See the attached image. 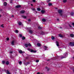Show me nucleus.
Instances as JSON below:
<instances>
[{"mask_svg":"<svg viewBox=\"0 0 74 74\" xmlns=\"http://www.w3.org/2000/svg\"><path fill=\"white\" fill-rule=\"evenodd\" d=\"M7 4V2H5L3 3V5H4V6H6Z\"/></svg>","mask_w":74,"mask_h":74,"instance_id":"a211bd4d","label":"nucleus"},{"mask_svg":"<svg viewBox=\"0 0 74 74\" xmlns=\"http://www.w3.org/2000/svg\"><path fill=\"white\" fill-rule=\"evenodd\" d=\"M51 39L53 40H54V39H55V37H54L53 36H51Z\"/></svg>","mask_w":74,"mask_h":74,"instance_id":"2f4dec72","label":"nucleus"},{"mask_svg":"<svg viewBox=\"0 0 74 74\" xmlns=\"http://www.w3.org/2000/svg\"><path fill=\"white\" fill-rule=\"evenodd\" d=\"M26 39V38H25V36H23L22 38V39L23 40H25Z\"/></svg>","mask_w":74,"mask_h":74,"instance_id":"6ab92c4d","label":"nucleus"},{"mask_svg":"<svg viewBox=\"0 0 74 74\" xmlns=\"http://www.w3.org/2000/svg\"><path fill=\"white\" fill-rule=\"evenodd\" d=\"M14 32H15V33H18L19 31L17 30H16L14 31Z\"/></svg>","mask_w":74,"mask_h":74,"instance_id":"412c9836","label":"nucleus"},{"mask_svg":"<svg viewBox=\"0 0 74 74\" xmlns=\"http://www.w3.org/2000/svg\"><path fill=\"white\" fill-rule=\"evenodd\" d=\"M45 69H47V73H49V71L50 70V68H48L47 66L45 67Z\"/></svg>","mask_w":74,"mask_h":74,"instance_id":"423d86ee","label":"nucleus"},{"mask_svg":"<svg viewBox=\"0 0 74 74\" xmlns=\"http://www.w3.org/2000/svg\"><path fill=\"white\" fill-rule=\"evenodd\" d=\"M27 49H28V51H29L31 52H33V53H36V52H37V51L34 50H33L32 49H30L29 48H28Z\"/></svg>","mask_w":74,"mask_h":74,"instance_id":"f03ea898","label":"nucleus"},{"mask_svg":"<svg viewBox=\"0 0 74 74\" xmlns=\"http://www.w3.org/2000/svg\"><path fill=\"white\" fill-rule=\"evenodd\" d=\"M18 25H22V23H21V22H19L18 23Z\"/></svg>","mask_w":74,"mask_h":74,"instance_id":"5701e85b","label":"nucleus"},{"mask_svg":"<svg viewBox=\"0 0 74 74\" xmlns=\"http://www.w3.org/2000/svg\"><path fill=\"white\" fill-rule=\"evenodd\" d=\"M70 36L71 37H72L73 38L74 37V34H70Z\"/></svg>","mask_w":74,"mask_h":74,"instance_id":"dca6fc26","label":"nucleus"},{"mask_svg":"<svg viewBox=\"0 0 74 74\" xmlns=\"http://www.w3.org/2000/svg\"><path fill=\"white\" fill-rule=\"evenodd\" d=\"M5 71L6 73V71H7L5 70Z\"/></svg>","mask_w":74,"mask_h":74,"instance_id":"680f3d73","label":"nucleus"},{"mask_svg":"<svg viewBox=\"0 0 74 74\" xmlns=\"http://www.w3.org/2000/svg\"><path fill=\"white\" fill-rule=\"evenodd\" d=\"M25 12V10H21L20 11V14H24Z\"/></svg>","mask_w":74,"mask_h":74,"instance_id":"f8f14e48","label":"nucleus"},{"mask_svg":"<svg viewBox=\"0 0 74 74\" xmlns=\"http://www.w3.org/2000/svg\"><path fill=\"white\" fill-rule=\"evenodd\" d=\"M53 59V58H51L50 59H49L47 60V61H50V60H52Z\"/></svg>","mask_w":74,"mask_h":74,"instance_id":"c85d7f7f","label":"nucleus"},{"mask_svg":"<svg viewBox=\"0 0 74 74\" xmlns=\"http://www.w3.org/2000/svg\"><path fill=\"white\" fill-rule=\"evenodd\" d=\"M2 64H5V61H2Z\"/></svg>","mask_w":74,"mask_h":74,"instance_id":"c756f323","label":"nucleus"},{"mask_svg":"<svg viewBox=\"0 0 74 74\" xmlns=\"http://www.w3.org/2000/svg\"><path fill=\"white\" fill-rule=\"evenodd\" d=\"M10 3H12V1H10Z\"/></svg>","mask_w":74,"mask_h":74,"instance_id":"13d9d810","label":"nucleus"},{"mask_svg":"<svg viewBox=\"0 0 74 74\" xmlns=\"http://www.w3.org/2000/svg\"><path fill=\"white\" fill-rule=\"evenodd\" d=\"M66 58V57L64 56V57H62L61 58V59H63V58Z\"/></svg>","mask_w":74,"mask_h":74,"instance_id":"e433bc0d","label":"nucleus"},{"mask_svg":"<svg viewBox=\"0 0 74 74\" xmlns=\"http://www.w3.org/2000/svg\"><path fill=\"white\" fill-rule=\"evenodd\" d=\"M0 12H2V13H4V12L2 10H0Z\"/></svg>","mask_w":74,"mask_h":74,"instance_id":"a878e982","label":"nucleus"},{"mask_svg":"<svg viewBox=\"0 0 74 74\" xmlns=\"http://www.w3.org/2000/svg\"><path fill=\"white\" fill-rule=\"evenodd\" d=\"M49 5V6H50L51 5H52V4H51V3H49V5Z\"/></svg>","mask_w":74,"mask_h":74,"instance_id":"4c0bfd02","label":"nucleus"},{"mask_svg":"<svg viewBox=\"0 0 74 74\" xmlns=\"http://www.w3.org/2000/svg\"><path fill=\"white\" fill-rule=\"evenodd\" d=\"M32 10H35V8H33L32 9Z\"/></svg>","mask_w":74,"mask_h":74,"instance_id":"052dcab7","label":"nucleus"},{"mask_svg":"<svg viewBox=\"0 0 74 74\" xmlns=\"http://www.w3.org/2000/svg\"><path fill=\"white\" fill-rule=\"evenodd\" d=\"M63 12V11L62 10H58V12L59 14V15L60 16H62L63 15V13H62Z\"/></svg>","mask_w":74,"mask_h":74,"instance_id":"f257e3e1","label":"nucleus"},{"mask_svg":"<svg viewBox=\"0 0 74 74\" xmlns=\"http://www.w3.org/2000/svg\"><path fill=\"white\" fill-rule=\"evenodd\" d=\"M33 11H34V12H36V13H37V12L36 11V10H32Z\"/></svg>","mask_w":74,"mask_h":74,"instance_id":"a19ab883","label":"nucleus"},{"mask_svg":"<svg viewBox=\"0 0 74 74\" xmlns=\"http://www.w3.org/2000/svg\"><path fill=\"white\" fill-rule=\"evenodd\" d=\"M37 74H40V72H38Z\"/></svg>","mask_w":74,"mask_h":74,"instance_id":"603ef678","label":"nucleus"},{"mask_svg":"<svg viewBox=\"0 0 74 74\" xmlns=\"http://www.w3.org/2000/svg\"><path fill=\"white\" fill-rule=\"evenodd\" d=\"M69 27H72V26H71V25H70V24H69Z\"/></svg>","mask_w":74,"mask_h":74,"instance_id":"de8ad7c7","label":"nucleus"},{"mask_svg":"<svg viewBox=\"0 0 74 74\" xmlns=\"http://www.w3.org/2000/svg\"><path fill=\"white\" fill-rule=\"evenodd\" d=\"M25 47H28V46H29V47H31V46H32V45H31V44L30 43L28 44H25Z\"/></svg>","mask_w":74,"mask_h":74,"instance_id":"7ed1b4c3","label":"nucleus"},{"mask_svg":"<svg viewBox=\"0 0 74 74\" xmlns=\"http://www.w3.org/2000/svg\"><path fill=\"white\" fill-rule=\"evenodd\" d=\"M26 59H28V58H27V57H26Z\"/></svg>","mask_w":74,"mask_h":74,"instance_id":"338daca9","label":"nucleus"},{"mask_svg":"<svg viewBox=\"0 0 74 74\" xmlns=\"http://www.w3.org/2000/svg\"><path fill=\"white\" fill-rule=\"evenodd\" d=\"M60 29H62V27H60Z\"/></svg>","mask_w":74,"mask_h":74,"instance_id":"bf43d9fd","label":"nucleus"},{"mask_svg":"<svg viewBox=\"0 0 74 74\" xmlns=\"http://www.w3.org/2000/svg\"><path fill=\"white\" fill-rule=\"evenodd\" d=\"M31 6H33V4H31Z\"/></svg>","mask_w":74,"mask_h":74,"instance_id":"0e129e2a","label":"nucleus"},{"mask_svg":"<svg viewBox=\"0 0 74 74\" xmlns=\"http://www.w3.org/2000/svg\"><path fill=\"white\" fill-rule=\"evenodd\" d=\"M1 14L0 15V17H1Z\"/></svg>","mask_w":74,"mask_h":74,"instance_id":"69168bd1","label":"nucleus"},{"mask_svg":"<svg viewBox=\"0 0 74 74\" xmlns=\"http://www.w3.org/2000/svg\"><path fill=\"white\" fill-rule=\"evenodd\" d=\"M38 28L39 29H42V27H40V26H39L38 27Z\"/></svg>","mask_w":74,"mask_h":74,"instance_id":"bb28decb","label":"nucleus"},{"mask_svg":"<svg viewBox=\"0 0 74 74\" xmlns=\"http://www.w3.org/2000/svg\"><path fill=\"white\" fill-rule=\"evenodd\" d=\"M6 40H7V41H9V40H10V39L9 38H6Z\"/></svg>","mask_w":74,"mask_h":74,"instance_id":"c9c22d12","label":"nucleus"},{"mask_svg":"<svg viewBox=\"0 0 74 74\" xmlns=\"http://www.w3.org/2000/svg\"><path fill=\"white\" fill-rule=\"evenodd\" d=\"M28 21H29V22H30L31 21V20L30 19H29L28 20Z\"/></svg>","mask_w":74,"mask_h":74,"instance_id":"a18cd8bd","label":"nucleus"},{"mask_svg":"<svg viewBox=\"0 0 74 74\" xmlns=\"http://www.w3.org/2000/svg\"><path fill=\"white\" fill-rule=\"evenodd\" d=\"M18 63L19 64H22V62L21 61H19L18 62Z\"/></svg>","mask_w":74,"mask_h":74,"instance_id":"72a5a7b5","label":"nucleus"},{"mask_svg":"<svg viewBox=\"0 0 74 74\" xmlns=\"http://www.w3.org/2000/svg\"><path fill=\"white\" fill-rule=\"evenodd\" d=\"M4 25L3 24H2L1 25V27H4V26H3Z\"/></svg>","mask_w":74,"mask_h":74,"instance_id":"58836bf2","label":"nucleus"},{"mask_svg":"<svg viewBox=\"0 0 74 74\" xmlns=\"http://www.w3.org/2000/svg\"><path fill=\"white\" fill-rule=\"evenodd\" d=\"M33 2H36V0H32Z\"/></svg>","mask_w":74,"mask_h":74,"instance_id":"09e8293b","label":"nucleus"},{"mask_svg":"<svg viewBox=\"0 0 74 74\" xmlns=\"http://www.w3.org/2000/svg\"><path fill=\"white\" fill-rule=\"evenodd\" d=\"M57 59V57H55L53 58V59L52 60H55V59Z\"/></svg>","mask_w":74,"mask_h":74,"instance_id":"cd10ccee","label":"nucleus"},{"mask_svg":"<svg viewBox=\"0 0 74 74\" xmlns=\"http://www.w3.org/2000/svg\"><path fill=\"white\" fill-rule=\"evenodd\" d=\"M21 7V5H18L16 6V8H20Z\"/></svg>","mask_w":74,"mask_h":74,"instance_id":"9b49d317","label":"nucleus"},{"mask_svg":"<svg viewBox=\"0 0 74 74\" xmlns=\"http://www.w3.org/2000/svg\"><path fill=\"white\" fill-rule=\"evenodd\" d=\"M19 36H20V38L22 37V35L21 34H19Z\"/></svg>","mask_w":74,"mask_h":74,"instance_id":"473e14b6","label":"nucleus"},{"mask_svg":"<svg viewBox=\"0 0 74 74\" xmlns=\"http://www.w3.org/2000/svg\"><path fill=\"white\" fill-rule=\"evenodd\" d=\"M42 22H45V21H46V20H45V18H43L42 19Z\"/></svg>","mask_w":74,"mask_h":74,"instance_id":"aec40b11","label":"nucleus"},{"mask_svg":"<svg viewBox=\"0 0 74 74\" xmlns=\"http://www.w3.org/2000/svg\"><path fill=\"white\" fill-rule=\"evenodd\" d=\"M6 71L7 72H6V73H7V74H11V73H10V72H9V71H8V70H7Z\"/></svg>","mask_w":74,"mask_h":74,"instance_id":"2eb2a0df","label":"nucleus"},{"mask_svg":"<svg viewBox=\"0 0 74 74\" xmlns=\"http://www.w3.org/2000/svg\"><path fill=\"white\" fill-rule=\"evenodd\" d=\"M14 42H15L14 40H13L12 41L11 43L12 45H15V44H14Z\"/></svg>","mask_w":74,"mask_h":74,"instance_id":"1a4fd4ad","label":"nucleus"},{"mask_svg":"<svg viewBox=\"0 0 74 74\" xmlns=\"http://www.w3.org/2000/svg\"><path fill=\"white\" fill-rule=\"evenodd\" d=\"M39 62V60H37L36 61V63H38V62Z\"/></svg>","mask_w":74,"mask_h":74,"instance_id":"79ce46f5","label":"nucleus"},{"mask_svg":"<svg viewBox=\"0 0 74 74\" xmlns=\"http://www.w3.org/2000/svg\"><path fill=\"white\" fill-rule=\"evenodd\" d=\"M29 63H30V62H28L27 63V65L28 64H29Z\"/></svg>","mask_w":74,"mask_h":74,"instance_id":"8fccbe9b","label":"nucleus"},{"mask_svg":"<svg viewBox=\"0 0 74 74\" xmlns=\"http://www.w3.org/2000/svg\"><path fill=\"white\" fill-rule=\"evenodd\" d=\"M59 36L61 38H63V36L62 35H61V34H59Z\"/></svg>","mask_w":74,"mask_h":74,"instance_id":"f3484780","label":"nucleus"},{"mask_svg":"<svg viewBox=\"0 0 74 74\" xmlns=\"http://www.w3.org/2000/svg\"><path fill=\"white\" fill-rule=\"evenodd\" d=\"M69 44V45L70 46H74V42H70V43Z\"/></svg>","mask_w":74,"mask_h":74,"instance_id":"20e7f679","label":"nucleus"},{"mask_svg":"<svg viewBox=\"0 0 74 74\" xmlns=\"http://www.w3.org/2000/svg\"><path fill=\"white\" fill-rule=\"evenodd\" d=\"M38 11H41V10H37Z\"/></svg>","mask_w":74,"mask_h":74,"instance_id":"6e6d98bb","label":"nucleus"},{"mask_svg":"<svg viewBox=\"0 0 74 74\" xmlns=\"http://www.w3.org/2000/svg\"><path fill=\"white\" fill-rule=\"evenodd\" d=\"M54 9H55V10H58V8H55Z\"/></svg>","mask_w":74,"mask_h":74,"instance_id":"c03bdc74","label":"nucleus"},{"mask_svg":"<svg viewBox=\"0 0 74 74\" xmlns=\"http://www.w3.org/2000/svg\"><path fill=\"white\" fill-rule=\"evenodd\" d=\"M59 19H57V21H59Z\"/></svg>","mask_w":74,"mask_h":74,"instance_id":"e2e57ef3","label":"nucleus"},{"mask_svg":"<svg viewBox=\"0 0 74 74\" xmlns=\"http://www.w3.org/2000/svg\"><path fill=\"white\" fill-rule=\"evenodd\" d=\"M18 51L19 53H22V51L21 50H19Z\"/></svg>","mask_w":74,"mask_h":74,"instance_id":"393cba45","label":"nucleus"},{"mask_svg":"<svg viewBox=\"0 0 74 74\" xmlns=\"http://www.w3.org/2000/svg\"><path fill=\"white\" fill-rule=\"evenodd\" d=\"M24 64L25 65V66H27V63H24Z\"/></svg>","mask_w":74,"mask_h":74,"instance_id":"ea45409f","label":"nucleus"},{"mask_svg":"<svg viewBox=\"0 0 74 74\" xmlns=\"http://www.w3.org/2000/svg\"><path fill=\"white\" fill-rule=\"evenodd\" d=\"M5 15H6V16H7V14H5Z\"/></svg>","mask_w":74,"mask_h":74,"instance_id":"774afa93","label":"nucleus"},{"mask_svg":"<svg viewBox=\"0 0 74 74\" xmlns=\"http://www.w3.org/2000/svg\"><path fill=\"white\" fill-rule=\"evenodd\" d=\"M44 49H45V50H48L47 49L48 48V47L46 46H44Z\"/></svg>","mask_w":74,"mask_h":74,"instance_id":"ddd939ff","label":"nucleus"},{"mask_svg":"<svg viewBox=\"0 0 74 74\" xmlns=\"http://www.w3.org/2000/svg\"><path fill=\"white\" fill-rule=\"evenodd\" d=\"M56 45H57V47H59V43L58 41H56Z\"/></svg>","mask_w":74,"mask_h":74,"instance_id":"6e6552de","label":"nucleus"},{"mask_svg":"<svg viewBox=\"0 0 74 74\" xmlns=\"http://www.w3.org/2000/svg\"><path fill=\"white\" fill-rule=\"evenodd\" d=\"M22 53H25V51H22Z\"/></svg>","mask_w":74,"mask_h":74,"instance_id":"4d7b16f0","label":"nucleus"},{"mask_svg":"<svg viewBox=\"0 0 74 74\" xmlns=\"http://www.w3.org/2000/svg\"><path fill=\"white\" fill-rule=\"evenodd\" d=\"M12 18H14V16L13 15H12V16H11V17H12Z\"/></svg>","mask_w":74,"mask_h":74,"instance_id":"5fc2aeb1","label":"nucleus"},{"mask_svg":"<svg viewBox=\"0 0 74 74\" xmlns=\"http://www.w3.org/2000/svg\"><path fill=\"white\" fill-rule=\"evenodd\" d=\"M40 35H42L43 36V35H44L45 34V32L43 31H41L40 32Z\"/></svg>","mask_w":74,"mask_h":74,"instance_id":"39448f33","label":"nucleus"},{"mask_svg":"<svg viewBox=\"0 0 74 74\" xmlns=\"http://www.w3.org/2000/svg\"><path fill=\"white\" fill-rule=\"evenodd\" d=\"M10 53H13V51L10 52Z\"/></svg>","mask_w":74,"mask_h":74,"instance_id":"49530a36","label":"nucleus"},{"mask_svg":"<svg viewBox=\"0 0 74 74\" xmlns=\"http://www.w3.org/2000/svg\"><path fill=\"white\" fill-rule=\"evenodd\" d=\"M29 33H31V34H32V33H33V32H32V31L30 30H29Z\"/></svg>","mask_w":74,"mask_h":74,"instance_id":"7c9ffc66","label":"nucleus"},{"mask_svg":"<svg viewBox=\"0 0 74 74\" xmlns=\"http://www.w3.org/2000/svg\"><path fill=\"white\" fill-rule=\"evenodd\" d=\"M66 1H67V0H64L63 1V2L64 3H66Z\"/></svg>","mask_w":74,"mask_h":74,"instance_id":"f704fd0d","label":"nucleus"},{"mask_svg":"<svg viewBox=\"0 0 74 74\" xmlns=\"http://www.w3.org/2000/svg\"><path fill=\"white\" fill-rule=\"evenodd\" d=\"M45 10H42L41 11V13H42V14H44V13H45Z\"/></svg>","mask_w":74,"mask_h":74,"instance_id":"4468645a","label":"nucleus"},{"mask_svg":"<svg viewBox=\"0 0 74 74\" xmlns=\"http://www.w3.org/2000/svg\"><path fill=\"white\" fill-rule=\"evenodd\" d=\"M41 45L40 43L39 42L37 43V46H38V47H41Z\"/></svg>","mask_w":74,"mask_h":74,"instance_id":"0eeeda50","label":"nucleus"},{"mask_svg":"<svg viewBox=\"0 0 74 74\" xmlns=\"http://www.w3.org/2000/svg\"><path fill=\"white\" fill-rule=\"evenodd\" d=\"M72 25H73V26H74V23H72Z\"/></svg>","mask_w":74,"mask_h":74,"instance_id":"3c124183","label":"nucleus"},{"mask_svg":"<svg viewBox=\"0 0 74 74\" xmlns=\"http://www.w3.org/2000/svg\"><path fill=\"white\" fill-rule=\"evenodd\" d=\"M37 10H40V8H37Z\"/></svg>","mask_w":74,"mask_h":74,"instance_id":"864d4df0","label":"nucleus"},{"mask_svg":"<svg viewBox=\"0 0 74 74\" xmlns=\"http://www.w3.org/2000/svg\"><path fill=\"white\" fill-rule=\"evenodd\" d=\"M6 64L7 65H8L9 64V62L7 61L6 62Z\"/></svg>","mask_w":74,"mask_h":74,"instance_id":"4be33fe9","label":"nucleus"},{"mask_svg":"<svg viewBox=\"0 0 74 74\" xmlns=\"http://www.w3.org/2000/svg\"><path fill=\"white\" fill-rule=\"evenodd\" d=\"M22 18H24V19H26V16H21Z\"/></svg>","mask_w":74,"mask_h":74,"instance_id":"b1692460","label":"nucleus"},{"mask_svg":"<svg viewBox=\"0 0 74 74\" xmlns=\"http://www.w3.org/2000/svg\"><path fill=\"white\" fill-rule=\"evenodd\" d=\"M67 55V53H65V54H64V55H65V56H66Z\"/></svg>","mask_w":74,"mask_h":74,"instance_id":"37998d69","label":"nucleus"},{"mask_svg":"<svg viewBox=\"0 0 74 74\" xmlns=\"http://www.w3.org/2000/svg\"><path fill=\"white\" fill-rule=\"evenodd\" d=\"M74 11L73 12H72L71 13H70V14L71 16H74Z\"/></svg>","mask_w":74,"mask_h":74,"instance_id":"9d476101","label":"nucleus"}]
</instances>
